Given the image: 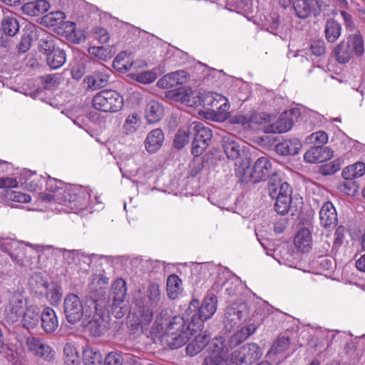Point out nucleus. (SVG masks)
I'll return each instance as SVG.
<instances>
[{"label": "nucleus", "instance_id": "f257e3e1", "mask_svg": "<svg viewBox=\"0 0 365 365\" xmlns=\"http://www.w3.org/2000/svg\"><path fill=\"white\" fill-rule=\"evenodd\" d=\"M44 182L49 193H41V200L61 205L56 207L60 211L78 212L86 210L91 204V190L88 187L81 185L64 187L62 181L55 178H49Z\"/></svg>", "mask_w": 365, "mask_h": 365}, {"label": "nucleus", "instance_id": "f03ea898", "mask_svg": "<svg viewBox=\"0 0 365 365\" xmlns=\"http://www.w3.org/2000/svg\"><path fill=\"white\" fill-rule=\"evenodd\" d=\"M86 306L93 310L92 319L87 325L89 333L93 336H101L108 330L110 320L108 299L106 297L86 299Z\"/></svg>", "mask_w": 365, "mask_h": 365}, {"label": "nucleus", "instance_id": "7ed1b4c3", "mask_svg": "<svg viewBox=\"0 0 365 365\" xmlns=\"http://www.w3.org/2000/svg\"><path fill=\"white\" fill-rule=\"evenodd\" d=\"M197 331L199 329L195 327V319L185 327L184 319L176 316L170 322L164 339L170 349H176L185 345L190 339V336L197 333Z\"/></svg>", "mask_w": 365, "mask_h": 365}, {"label": "nucleus", "instance_id": "20e7f679", "mask_svg": "<svg viewBox=\"0 0 365 365\" xmlns=\"http://www.w3.org/2000/svg\"><path fill=\"white\" fill-rule=\"evenodd\" d=\"M124 105L121 95L115 91L103 90L96 93L92 99L94 109L103 113H116Z\"/></svg>", "mask_w": 365, "mask_h": 365}, {"label": "nucleus", "instance_id": "39448f33", "mask_svg": "<svg viewBox=\"0 0 365 365\" xmlns=\"http://www.w3.org/2000/svg\"><path fill=\"white\" fill-rule=\"evenodd\" d=\"M63 311L66 319L68 323L75 324L85 317L89 319L93 310L88 309L85 302V307L79 297L75 294H69L66 296L63 302Z\"/></svg>", "mask_w": 365, "mask_h": 365}, {"label": "nucleus", "instance_id": "423d86ee", "mask_svg": "<svg viewBox=\"0 0 365 365\" xmlns=\"http://www.w3.org/2000/svg\"><path fill=\"white\" fill-rule=\"evenodd\" d=\"M190 129H192V135H194L191 153L197 157L207 149L211 141L212 133L209 128L197 121L190 123Z\"/></svg>", "mask_w": 365, "mask_h": 365}, {"label": "nucleus", "instance_id": "0eeeda50", "mask_svg": "<svg viewBox=\"0 0 365 365\" xmlns=\"http://www.w3.org/2000/svg\"><path fill=\"white\" fill-rule=\"evenodd\" d=\"M29 304V299L22 293L14 292L9 297L4 312L8 323L16 324L22 314L26 311Z\"/></svg>", "mask_w": 365, "mask_h": 365}, {"label": "nucleus", "instance_id": "6e6552de", "mask_svg": "<svg viewBox=\"0 0 365 365\" xmlns=\"http://www.w3.org/2000/svg\"><path fill=\"white\" fill-rule=\"evenodd\" d=\"M166 97L170 100L179 101L190 107L198 106L201 105L202 101L200 92L187 86L168 91Z\"/></svg>", "mask_w": 365, "mask_h": 365}, {"label": "nucleus", "instance_id": "1a4fd4ad", "mask_svg": "<svg viewBox=\"0 0 365 365\" xmlns=\"http://www.w3.org/2000/svg\"><path fill=\"white\" fill-rule=\"evenodd\" d=\"M249 309L245 303H233L227 307L225 314V326L227 329L237 327L245 322L249 315Z\"/></svg>", "mask_w": 365, "mask_h": 365}, {"label": "nucleus", "instance_id": "9d476101", "mask_svg": "<svg viewBox=\"0 0 365 365\" xmlns=\"http://www.w3.org/2000/svg\"><path fill=\"white\" fill-rule=\"evenodd\" d=\"M201 105L211 110L217 118H225L230 108L228 100L217 93H207L202 96Z\"/></svg>", "mask_w": 365, "mask_h": 365}, {"label": "nucleus", "instance_id": "9b49d317", "mask_svg": "<svg viewBox=\"0 0 365 365\" xmlns=\"http://www.w3.org/2000/svg\"><path fill=\"white\" fill-rule=\"evenodd\" d=\"M299 111L291 109L282 113L277 120L270 123L264 127V131L267 133H283L291 130L294 125L293 115H297Z\"/></svg>", "mask_w": 365, "mask_h": 365}, {"label": "nucleus", "instance_id": "f8f14e48", "mask_svg": "<svg viewBox=\"0 0 365 365\" xmlns=\"http://www.w3.org/2000/svg\"><path fill=\"white\" fill-rule=\"evenodd\" d=\"M217 306V299L215 294H210L204 298L197 312L198 319H195V316L192 319H195V327L200 331L203 327L204 322L211 318L215 313Z\"/></svg>", "mask_w": 365, "mask_h": 365}, {"label": "nucleus", "instance_id": "ddd939ff", "mask_svg": "<svg viewBox=\"0 0 365 365\" xmlns=\"http://www.w3.org/2000/svg\"><path fill=\"white\" fill-rule=\"evenodd\" d=\"M28 350L36 356L51 361L54 356V351L42 339L36 337H28L26 341Z\"/></svg>", "mask_w": 365, "mask_h": 365}, {"label": "nucleus", "instance_id": "4468645a", "mask_svg": "<svg viewBox=\"0 0 365 365\" xmlns=\"http://www.w3.org/2000/svg\"><path fill=\"white\" fill-rule=\"evenodd\" d=\"M291 5L294 16L300 19H307L320 6L319 0H291Z\"/></svg>", "mask_w": 365, "mask_h": 365}, {"label": "nucleus", "instance_id": "2eb2a0df", "mask_svg": "<svg viewBox=\"0 0 365 365\" xmlns=\"http://www.w3.org/2000/svg\"><path fill=\"white\" fill-rule=\"evenodd\" d=\"M188 78L187 73L183 70H180L163 76L158 81L157 86L163 89H168L185 83Z\"/></svg>", "mask_w": 365, "mask_h": 365}, {"label": "nucleus", "instance_id": "dca6fc26", "mask_svg": "<svg viewBox=\"0 0 365 365\" xmlns=\"http://www.w3.org/2000/svg\"><path fill=\"white\" fill-rule=\"evenodd\" d=\"M272 163L267 157H261L254 163L250 178L254 182L264 180L270 174Z\"/></svg>", "mask_w": 365, "mask_h": 365}, {"label": "nucleus", "instance_id": "f3484780", "mask_svg": "<svg viewBox=\"0 0 365 365\" xmlns=\"http://www.w3.org/2000/svg\"><path fill=\"white\" fill-rule=\"evenodd\" d=\"M39 322V309L36 305L31 304L16 323L27 330H32L38 327Z\"/></svg>", "mask_w": 365, "mask_h": 365}, {"label": "nucleus", "instance_id": "a211bd4d", "mask_svg": "<svg viewBox=\"0 0 365 365\" xmlns=\"http://www.w3.org/2000/svg\"><path fill=\"white\" fill-rule=\"evenodd\" d=\"M332 157L331 150L327 147L317 145L312 147L304 155V159L309 163H319Z\"/></svg>", "mask_w": 365, "mask_h": 365}, {"label": "nucleus", "instance_id": "6ab92c4d", "mask_svg": "<svg viewBox=\"0 0 365 365\" xmlns=\"http://www.w3.org/2000/svg\"><path fill=\"white\" fill-rule=\"evenodd\" d=\"M41 326L46 334H52L58 327V319L56 312L50 307L43 308L41 315Z\"/></svg>", "mask_w": 365, "mask_h": 365}, {"label": "nucleus", "instance_id": "aec40b11", "mask_svg": "<svg viewBox=\"0 0 365 365\" xmlns=\"http://www.w3.org/2000/svg\"><path fill=\"white\" fill-rule=\"evenodd\" d=\"M319 219L322 226L330 227L336 225L338 218L334 205L327 201L324 202L319 211Z\"/></svg>", "mask_w": 365, "mask_h": 365}, {"label": "nucleus", "instance_id": "412c9836", "mask_svg": "<svg viewBox=\"0 0 365 365\" xmlns=\"http://www.w3.org/2000/svg\"><path fill=\"white\" fill-rule=\"evenodd\" d=\"M240 354V360L242 362L252 364L261 358L262 351L257 344L249 343L242 347Z\"/></svg>", "mask_w": 365, "mask_h": 365}, {"label": "nucleus", "instance_id": "4be33fe9", "mask_svg": "<svg viewBox=\"0 0 365 365\" xmlns=\"http://www.w3.org/2000/svg\"><path fill=\"white\" fill-rule=\"evenodd\" d=\"M164 139V133L161 129L152 130L148 133L144 142L146 150L150 153L157 152L162 147Z\"/></svg>", "mask_w": 365, "mask_h": 365}, {"label": "nucleus", "instance_id": "5701e85b", "mask_svg": "<svg viewBox=\"0 0 365 365\" xmlns=\"http://www.w3.org/2000/svg\"><path fill=\"white\" fill-rule=\"evenodd\" d=\"M53 46L51 43L48 49L44 48L46 54V61L48 65L53 69H57L61 67L66 62V53L63 50L59 48H51Z\"/></svg>", "mask_w": 365, "mask_h": 365}, {"label": "nucleus", "instance_id": "b1692460", "mask_svg": "<svg viewBox=\"0 0 365 365\" xmlns=\"http://www.w3.org/2000/svg\"><path fill=\"white\" fill-rule=\"evenodd\" d=\"M164 114L163 106L156 101H150L145 108V118L149 124L159 122Z\"/></svg>", "mask_w": 365, "mask_h": 365}, {"label": "nucleus", "instance_id": "393cba45", "mask_svg": "<svg viewBox=\"0 0 365 365\" xmlns=\"http://www.w3.org/2000/svg\"><path fill=\"white\" fill-rule=\"evenodd\" d=\"M88 87L92 90H97L105 87L109 81V74L106 69L97 71L88 76L84 80Z\"/></svg>", "mask_w": 365, "mask_h": 365}, {"label": "nucleus", "instance_id": "a878e982", "mask_svg": "<svg viewBox=\"0 0 365 365\" xmlns=\"http://www.w3.org/2000/svg\"><path fill=\"white\" fill-rule=\"evenodd\" d=\"M50 4L46 0H37L24 4L21 10L24 14L30 16H38L48 11Z\"/></svg>", "mask_w": 365, "mask_h": 365}, {"label": "nucleus", "instance_id": "bb28decb", "mask_svg": "<svg viewBox=\"0 0 365 365\" xmlns=\"http://www.w3.org/2000/svg\"><path fill=\"white\" fill-rule=\"evenodd\" d=\"M143 124L141 115L134 111L129 113L125 118L122 125V130L125 135H130L136 133Z\"/></svg>", "mask_w": 365, "mask_h": 365}, {"label": "nucleus", "instance_id": "cd10ccee", "mask_svg": "<svg viewBox=\"0 0 365 365\" xmlns=\"http://www.w3.org/2000/svg\"><path fill=\"white\" fill-rule=\"evenodd\" d=\"M302 147V143L298 138H290L278 143L276 145V151L282 155H296Z\"/></svg>", "mask_w": 365, "mask_h": 365}, {"label": "nucleus", "instance_id": "c85d7f7f", "mask_svg": "<svg viewBox=\"0 0 365 365\" xmlns=\"http://www.w3.org/2000/svg\"><path fill=\"white\" fill-rule=\"evenodd\" d=\"M294 244L297 250L306 252L312 248V236L307 228H302L295 235Z\"/></svg>", "mask_w": 365, "mask_h": 365}, {"label": "nucleus", "instance_id": "c756f323", "mask_svg": "<svg viewBox=\"0 0 365 365\" xmlns=\"http://www.w3.org/2000/svg\"><path fill=\"white\" fill-rule=\"evenodd\" d=\"M192 340L186 347V352L190 356H195L200 353L207 344L210 336L205 332L194 334Z\"/></svg>", "mask_w": 365, "mask_h": 365}, {"label": "nucleus", "instance_id": "7c9ffc66", "mask_svg": "<svg viewBox=\"0 0 365 365\" xmlns=\"http://www.w3.org/2000/svg\"><path fill=\"white\" fill-rule=\"evenodd\" d=\"M113 302L112 308L119 307L120 309L121 304L123 302L126 295V283L123 279H118L112 285Z\"/></svg>", "mask_w": 365, "mask_h": 365}, {"label": "nucleus", "instance_id": "2f4dec72", "mask_svg": "<svg viewBox=\"0 0 365 365\" xmlns=\"http://www.w3.org/2000/svg\"><path fill=\"white\" fill-rule=\"evenodd\" d=\"M223 150L227 158L236 160L240 155V145L232 136H225L222 138Z\"/></svg>", "mask_w": 365, "mask_h": 365}, {"label": "nucleus", "instance_id": "473e14b6", "mask_svg": "<svg viewBox=\"0 0 365 365\" xmlns=\"http://www.w3.org/2000/svg\"><path fill=\"white\" fill-rule=\"evenodd\" d=\"M257 328V326L254 323H250L242 327L230 337V346H235L245 341L250 335L256 331Z\"/></svg>", "mask_w": 365, "mask_h": 365}, {"label": "nucleus", "instance_id": "72a5a7b5", "mask_svg": "<svg viewBox=\"0 0 365 365\" xmlns=\"http://www.w3.org/2000/svg\"><path fill=\"white\" fill-rule=\"evenodd\" d=\"M269 192L272 198L277 197H292V189L289 184L281 180L269 185Z\"/></svg>", "mask_w": 365, "mask_h": 365}, {"label": "nucleus", "instance_id": "f704fd0d", "mask_svg": "<svg viewBox=\"0 0 365 365\" xmlns=\"http://www.w3.org/2000/svg\"><path fill=\"white\" fill-rule=\"evenodd\" d=\"M42 297H45L51 304L58 305L62 297L61 286L56 282H49Z\"/></svg>", "mask_w": 365, "mask_h": 365}, {"label": "nucleus", "instance_id": "c9c22d12", "mask_svg": "<svg viewBox=\"0 0 365 365\" xmlns=\"http://www.w3.org/2000/svg\"><path fill=\"white\" fill-rule=\"evenodd\" d=\"M365 174V164L362 162H357L344 168L341 175L346 180H351L360 178Z\"/></svg>", "mask_w": 365, "mask_h": 365}, {"label": "nucleus", "instance_id": "e433bc0d", "mask_svg": "<svg viewBox=\"0 0 365 365\" xmlns=\"http://www.w3.org/2000/svg\"><path fill=\"white\" fill-rule=\"evenodd\" d=\"M133 59L130 53L126 51L119 53L113 62L115 69L119 72H126L130 69L133 66Z\"/></svg>", "mask_w": 365, "mask_h": 365}, {"label": "nucleus", "instance_id": "4c0bfd02", "mask_svg": "<svg viewBox=\"0 0 365 365\" xmlns=\"http://www.w3.org/2000/svg\"><path fill=\"white\" fill-rule=\"evenodd\" d=\"M48 282L40 274H35L31 277L29 284L31 291L37 296L42 297V294L45 293Z\"/></svg>", "mask_w": 365, "mask_h": 365}, {"label": "nucleus", "instance_id": "58836bf2", "mask_svg": "<svg viewBox=\"0 0 365 365\" xmlns=\"http://www.w3.org/2000/svg\"><path fill=\"white\" fill-rule=\"evenodd\" d=\"M4 33L8 36H14L19 30V24L16 18L13 15H6L1 22Z\"/></svg>", "mask_w": 365, "mask_h": 365}, {"label": "nucleus", "instance_id": "ea45409f", "mask_svg": "<svg viewBox=\"0 0 365 365\" xmlns=\"http://www.w3.org/2000/svg\"><path fill=\"white\" fill-rule=\"evenodd\" d=\"M341 26L334 19H329L325 26L326 38L329 42L336 41L341 34Z\"/></svg>", "mask_w": 365, "mask_h": 365}, {"label": "nucleus", "instance_id": "a19ab883", "mask_svg": "<svg viewBox=\"0 0 365 365\" xmlns=\"http://www.w3.org/2000/svg\"><path fill=\"white\" fill-rule=\"evenodd\" d=\"M83 359L85 365H101L103 356L96 349L88 347L83 351Z\"/></svg>", "mask_w": 365, "mask_h": 365}, {"label": "nucleus", "instance_id": "79ce46f5", "mask_svg": "<svg viewBox=\"0 0 365 365\" xmlns=\"http://www.w3.org/2000/svg\"><path fill=\"white\" fill-rule=\"evenodd\" d=\"M190 135H192L190 124L181 127L175 136L173 142L174 146L178 149L183 148L188 143Z\"/></svg>", "mask_w": 365, "mask_h": 365}, {"label": "nucleus", "instance_id": "37998d69", "mask_svg": "<svg viewBox=\"0 0 365 365\" xmlns=\"http://www.w3.org/2000/svg\"><path fill=\"white\" fill-rule=\"evenodd\" d=\"M66 18V16L63 11H52L43 16L40 23L47 27L55 26L61 24Z\"/></svg>", "mask_w": 365, "mask_h": 365}, {"label": "nucleus", "instance_id": "c03bdc74", "mask_svg": "<svg viewBox=\"0 0 365 365\" xmlns=\"http://www.w3.org/2000/svg\"><path fill=\"white\" fill-rule=\"evenodd\" d=\"M182 281L175 274H171L167 279V292L170 299H175L181 290Z\"/></svg>", "mask_w": 365, "mask_h": 365}, {"label": "nucleus", "instance_id": "a18cd8bd", "mask_svg": "<svg viewBox=\"0 0 365 365\" xmlns=\"http://www.w3.org/2000/svg\"><path fill=\"white\" fill-rule=\"evenodd\" d=\"M19 246L20 242L12 239H6L1 243V249L7 252L11 258L16 262H21L20 252H13V249L18 248Z\"/></svg>", "mask_w": 365, "mask_h": 365}, {"label": "nucleus", "instance_id": "49530a36", "mask_svg": "<svg viewBox=\"0 0 365 365\" xmlns=\"http://www.w3.org/2000/svg\"><path fill=\"white\" fill-rule=\"evenodd\" d=\"M334 55L336 61L340 63H347L351 58L353 51L349 45L341 42L334 50Z\"/></svg>", "mask_w": 365, "mask_h": 365}, {"label": "nucleus", "instance_id": "de8ad7c7", "mask_svg": "<svg viewBox=\"0 0 365 365\" xmlns=\"http://www.w3.org/2000/svg\"><path fill=\"white\" fill-rule=\"evenodd\" d=\"M345 43L349 45V47L357 56L361 55L364 51V41L359 32L350 35Z\"/></svg>", "mask_w": 365, "mask_h": 365}, {"label": "nucleus", "instance_id": "09e8293b", "mask_svg": "<svg viewBox=\"0 0 365 365\" xmlns=\"http://www.w3.org/2000/svg\"><path fill=\"white\" fill-rule=\"evenodd\" d=\"M64 361L66 365H79L80 357L76 349L71 345L66 344L63 349Z\"/></svg>", "mask_w": 365, "mask_h": 365}, {"label": "nucleus", "instance_id": "8fccbe9b", "mask_svg": "<svg viewBox=\"0 0 365 365\" xmlns=\"http://www.w3.org/2000/svg\"><path fill=\"white\" fill-rule=\"evenodd\" d=\"M206 346H207V350L211 354H215L216 355L222 356V357H225L227 349L225 348L221 339H214L211 341L209 340Z\"/></svg>", "mask_w": 365, "mask_h": 365}, {"label": "nucleus", "instance_id": "3c124183", "mask_svg": "<svg viewBox=\"0 0 365 365\" xmlns=\"http://www.w3.org/2000/svg\"><path fill=\"white\" fill-rule=\"evenodd\" d=\"M90 55L93 56L101 61H107L112 57L110 47L92 46L88 50Z\"/></svg>", "mask_w": 365, "mask_h": 365}, {"label": "nucleus", "instance_id": "603ef678", "mask_svg": "<svg viewBox=\"0 0 365 365\" xmlns=\"http://www.w3.org/2000/svg\"><path fill=\"white\" fill-rule=\"evenodd\" d=\"M274 198L276 199L274 204V209L276 212L282 215L287 214L290 208L292 197H284L281 196Z\"/></svg>", "mask_w": 365, "mask_h": 365}, {"label": "nucleus", "instance_id": "864d4df0", "mask_svg": "<svg viewBox=\"0 0 365 365\" xmlns=\"http://www.w3.org/2000/svg\"><path fill=\"white\" fill-rule=\"evenodd\" d=\"M108 284V279L107 277L95 276L93 277L91 282L89 284L90 289L93 292H98L103 294L106 285Z\"/></svg>", "mask_w": 365, "mask_h": 365}, {"label": "nucleus", "instance_id": "5fc2aeb1", "mask_svg": "<svg viewBox=\"0 0 365 365\" xmlns=\"http://www.w3.org/2000/svg\"><path fill=\"white\" fill-rule=\"evenodd\" d=\"M289 344L290 341L288 337L280 336L273 344L270 350V353L274 354L283 353L289 348Z\"/></svg>", "mask_w": 365, "mask_h": 365}, {"label": "nucleus", "instance_id": "6e6d98bb", "mask_svg": "<svg viewBox=\"0 0 365 365\" xmlns=\"http://www.w3.org/2000/svg\"><path fill=\"white\" fill-rule=\"evenodd\" d=\"M45 182V179L41 176H37L33 174V178L27 179L24 184V187L26 190L31 192H35L42 187L43 183Z\"/></svg>", "mask_w": 365, "mask_h": 365}, {"label": "nucleus", "instance_id": "4d7b16f0", "mask_svg": "<svg viewBox=\"0 0 365 365\" xmlns=\"http://www.w3.org/2000/svg\"><path fill=\"white\" fill-rule=\"evenodd\" d=\"M148 297L151 306H157L160 301V287L157 284H151L148 289Z\"/></svg>", "mask_w": 365, "mask_h": 365}, {"label": "nucleus", "instance_id": "13d9d810", "mask_svg": "<svg viewBox=\"0 0 365 365\" xmlns=\"http://www.w3.org/2000/svg\"><path fill=\"white\" fill-rule=\"evenodd\" d=\"M272 116L265 113H255L250 116V128L252 124H269Z\"/></svg>", "mask_w": 365, "mask_h": 365}, {"label": "nucleus", "instance_id": "bf43d9fd", "mask_svg": "<svg viewBox=\"0 0 365 365\" xmlns=\"http://www.w3.org/2000/svg\"><path fill=\"white\" fill-rule=\"evenodd\" d=\"M83 255L78 250H63V257L64 260L69 264L76 263L78 260L83 257Z\"/></svg>", "mask_w": 365, "mask_h": 365}, {"label": "nucleus", "instance_id": "052dcab7", "mask_svg": "<svg viewBox=\"0 0 365 365\" xmlns=\"http://www.w3.org/2000/svg\"><path fill=\"white\" fill-rule=\"evenodd\" d=\"M309 138L312 143L321 146L328 142V134L322 130L311 134Z\"/></svg>", "mask_w": 365, "mask_h": 365}, {"label": "nucleus", "instance_id": "680f3d73", "mask_svg": "<svg viewBox=\"0 0 365 365\" xmlns=\"http://www.w3.org/2000/svg\"><path fill=\"white\" fill-rule=\"evenodd\" d=\"M123 362V356L118 352H110L105 358V365H122Z\"/></svg>", "mask_w": 365, "mask_h": 365}, {"label": "nucleus", "instance_id": "e2e57ef3", "mask_svg": "<svg viewBox=\"0 0 365 365\" xmlns=\"http://www.w3.org/2000/svg\"><path fill=\"white\" fill-rule=\"evenodd\" d=\"M346 228L344 226H339L334 232L333 248L338 249L344 242Z\"/></svg>", "mask_w": 365, "mask_h": 365}, {"label": "nucleus", "instance_id": "0e129e2a", "mask_svg": "<svg viewBox=\"0 0 365 365\" xmlns=\"http://www.w3.org/2000/svg\"><path fill=\"white\" fill-rule=\"evenodd\" d=\"M157 78L156 74L153 71H145L137 75L138 82L148 84L154 82Z\"/></svg>", "mask_w": 365, "mask_h": 365}, {"label": "nucleus", "instance_id": "69168bd1", "mask_svg": "<svg viewBox=\"0 0 365 365\" xmlns=\"http://www.w3.org/2000/svg\"><path fill=\"white\" fill-rule=\"evenodd\" d=\"M86 73V66L83 62H77L73 64L71 75L74 79H80Z\"/></svg>", "mask_w": 365, "mask_h": 365}, {"label": "nucleus", "instance_id": "338daca9", "mask_svg": "<svg viewBox=\"0 0 365 365\" xmlns=\"http://www.w3.org/2000/svg\"><path fill=\"white\" fill-rule=\"evenodd\" d=\"M310 50L312 53L317 56L323 55L326 50L324 42L322 40L313 41L310 45Z\"/></svg>", "mask_w": 365, "mask_h": 365}, {"label": "nucleus", "instance_id": "774afa93", "mask_svg": "<svg viewBox=\"0 0 365 365\" xmlns=\"http://www.w3.org/2000/svg\"><path fill=\"white\" fill-rule=\"evenodd\" d=\"M32 43V38L30 35V34H24L21 36L19 44V50L21 52H26L27 51Z\"/></svg>", "mask_w": 365, "mask_h": 365}]
</instances>
